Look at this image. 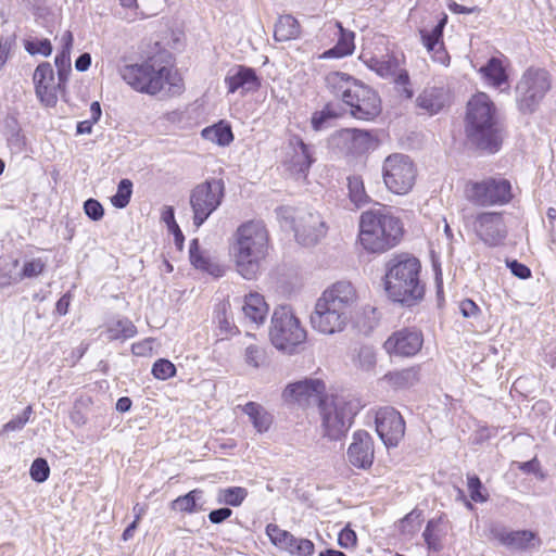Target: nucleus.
Segmentation results:
<instances>
[{"label":"nucleus","mask_w":556,"mask_h":556,"mask_svg":"<svg viewBox=\"0 0 556 556\" xmlns=\"http://www.w3.org/2000/svg\"><path fill=\"white\" fill-rule=\"evenodd\" d=\"M337 115L327 106L319 112H315L312 116V127L319 131L326 127V124Z\"/></svg>","instance_id":"53"},{"label":"nucleus","mask_w":556,"mask_h":556,"mask_svg":"<svg viewBox=\"0 0 556 556\" xmlns=\"http://www.w3.org/2000/svg\"><path fill=\"white\" fill-rule=\"evenodd\" d=\"M356 533L350 528H344L339 533L338 544L343 548H349L356 544Z\"/></svg>","instance_id":"58"},{"label":"nucleus","mask_w":556,"mask_h":556,"mask_svg":"<svg viewBox=\"0 0 556 556\" xmlns=\"http://www.w3.org/2000/svg\"><path fill=\"white\" fill-rule=\"evenodd\" d=\"M420 525V513L410 511L401 520V529L404 533H414Z\"/></svg>","instance_id":"55"},{"label":"nucleus","mask_w":556,"mask_h":556,"mask_svg":"<svg viewBox=\"0 0 556 556\" xmlns=\"http://www.w3.org/2000/svg\"><path fill=\"white\" fill-rule=\"evenodd\" d=\"M269 337L278 350L292 352L294 346L304 342L306 331L290 307L280 306L274 311Z\"/></svg>","instance_id":"9"},{"label":"nucleus","mask_w":556,"mask_h":556,"mask_svg":"<svg viewBox=\"0 0 556 556\" xmlns=\"http://www.w3.org/2000/svg\"><path fill=\"white\" fill-rule=\"evenodd\" d=\"M25 50L31 54L49 56L52 53V45L49 39L29 38L24 41Z\"/></svg>","instance_id":"42"},{"label":"nucleus","mask_w":556,"mask_h":556,"mask_svg":"<svg viewBox=\"0 0 556 556\" xmlns=\"http://www.w3.org/2000/svg\"><path fill=\"white\" fill-rule=\"evenodd\" d=\"M464 192L469 202L482 207L504 205L513 198L510 181L502 177L468 181Z\"/></svg>","instance_id":"10"},{"label":"nucleus","mask_w":556,"mask_h":556,"mask_svg":"<svg viewBox=\"0 0 556 556\" xmlns=\"http://www.w3.org/2000/svg\"><path fill=\"white\" fill-rule=\"evenodd\" d=\"M424 343L422 333L416 329L404 328L393 332L383 348L390 355L409 357L417 354Z\"/></svg>","instance_id":"16"},{"label":"nucleus","mask_w":556,"mask_h":556,"mask_svg":"<svg viewBox=\"0 0 556 556\" xmlns=\"http://www.w3.org/2000/svg\"><path fill=\"white\" fill-rule=\"evenodd\" d=\"M56 68L71 70V52L60 51L54 60Z\"/></svg>","instance_id":"64"},{"label":"nucleus","mask_w":556,"mask_h":556,"mask_svg":"<svg viewBox=\"0 0 556 556\" xmlns=\"http://www.w3.org/2000/svg\"><path fill=\"white\" fill-rule=\"evenodd\" d=\"M242 410L249 416L254 429L260 432H267L273 424L274 417L261 404L255 402L247 403Z\"/></svg>","instance_id":"32"},{"label":"nucleus","mask_w":556,"mask_h":556,"mask_svg":"<svg viewBox=\"0 0 556 556\" xmlns=\"http://www.w3.org/2000/svg\"><path fill=\"white\" fill-rule=\"evenodd\" d=\"M506 265L511 274L520 279H527L531 276L530 268L517 260H507Z\"/></svg>","instance_id":"57"},{"label":"nucleus","mask_w":556,"mask_h":556,"mask_svg":"<svg viewBox=\"0 0 556 556\" xmlns=\"http://www.w3.org/2000/svg\"><path fill=\"white\" fill-rule=\"evenodd\" d=\"M232 515V510L228 507H222L218 509H214L208 514V520L212 523H222L226 519H228Z\"/></svg>","instance_id":"61"},{"label":"nucleus","mask_w":556,"mask_h":556,"mask_svg":"<svg viewBox=\"0 0 556 556\" xmlns=\"http://www.w3.org/2000/svg\"><path fill=\"white\" fill-rule=\"evenodd\" d=\"M242 311L245 318L258 327L266 319L268 305L266 304L263 295L258 293H250L244 298Z\"/></svg>","instance_id":"27"},{"label":"nucleus","mask_w":556,"mask_h":556,"mask_svg":"<svg viewBox=\"0 0 556 556\" xmlns=\"http://www.w3.org/2000/svg\"><path fill=\"white\" fill-rule=\"evenodd\" d=\"M460 313L464 317H476L480 311L479 306L470 299H465L459 304Z\"/></svg>","instance_id":"60"},{"label":"nucleus","mask_w":556,"mask_h":556,"mask_svg":"<svg viewBox=\"0 0 556 556\" xmlns=\"http://www.w3.org/2000/svg\"><path fill=\"white\" fill-rule=\"evenodd\" d=\"M440 519H431L428 521L427 527L422 533L424 540L429 549L440 552L443 547L441 538L434 533V529L438 526Z\"/></svg>","instance_id":"45"},{"label":"nucleus","mask_w":556,"mask_h":556,"mask_svg":"<svg viewBox=\"0 0 556 556\" xmlns=\"http://www.w3.org/2000/svg\"><path fill=\"white\" fill-rule=\"evenodd\" d=\"M11 121L14 124V132H12L8 138V144L12 150L18 153L22 152L24 147L23 136L21 135V129L16 118H12Z\"/></svg>","instance_id":"56"},{"label":"nucleus","mask_w":556,"mask_h":556,"mask_svg":"<svg viewBox=\"0 0 556 556\" xmlns=\"http://www.w3.org/2000/svg\"><path fill=\"white\" fill-rule=\"evenodd\" d=\"M494 536L502 544L515 549H526L532 545V541L534 540V533L528 530H496Z\"/></svg>","instance_id":"30"},{"label":"nucleus","mask_w":556,"mask_h":556,"mask_svg":"<svg viewBox=\"0 0 556 556\" xmlns=\"http://www.w3.org/2000/svg\"><path fill=\"white\" fill-rule=\"evenodd\" d=\"M326 386L320 379H304L289 383L282 392L285 403L305 406L324 399Z\"/></svg>","instance_id":"15"},{"label":"nucleus","mask_w":556,"mask_h":556,"mask_svg":"<svg viewBox=\"0 0 556 556\" xmlns=\"http://www.w3.org/2000/svg\"><path fill=\"white\" fill-rule=\"evenodd\" d=\"M244 359L248 365L253 366L254 368H258L267 363L265 350L255 344L247 346Z\"/></svg>","instance_id":"44"},{"label":"nucleus","mask_w":556,"mask_h":556,"mask_svg":"<svg viewBox=\"0 0 556 556\" xmlns=\"http://www.w3.org/2000/svg\"><path fill=\"white\" fill-rule=\"evenodd\" d=\"M14 43V37H7L0 39V70H2V67L4 66Z\"/></svg>","instance_id":"59"},{"label":"nucleus","mask_w":556,"mask_h":556,"mask_svg":"<svg viewBox=\"0 0 556 556\" xmlns=\"http://www.w3.org/2000/svg\"><path fill=\"white\" fill-rule=\"evenodd\" d=\"M293 231L300 244L309 247L326 236L327 227L318 213L304 211L298 215Z\"/></svg>","instance_id":"17"},{"label":"nucleus","mask_w":556,"mask_h":556,"mask_svg":"<svg viewBox=\"0 0 556 556\" xmlns=\"http://www.w3.org/2000/svg\"><path fill=\"white\" fill-rule=\"evenodd\" d=\"M137 333L135 325L127 318L110 324L105 330L108 340H127Z\"/></svg>","instance_id":"36"},{"label":"nucleus","mask_w":556,"mask_h":556,"mask_svg":"<svg viewBox=\"0 0 556 556\" xmlns=\"http://www.w3.org/2000/svg\"><path fill=\"white\" fill-rule=\"evenodd\" d=\"M417 106L430 115L439 113L450 102V93L443 87H427L418 96Z\"/></svg>","instance_id":"26"},{"label":"nucleus","mask_w":556,"mask_h":556,"mask_svg":"<svg viewBox=\"0 0 556 556\" xmlns=\"http://www.w3.org/2000/svg\"><path fill=\"white\" fill-rule=\"evenodd\" d=\"M31 413V406H27L21 415L14 417L9 422H7L3 427V430L9 432L23 429L24 426L28 422Z\"/></svg>","instance_id":"52"},{"label":"nucleus","mask_w":556,"mask_h":556,"mask_svg":"<svg viewBox=\"0 0 556 556\" xmlns=\"http://www.w3.org/2000/svg\"><path fill=\"white\" fill-rule=\"evenodd\" d=\"M296 548V556H311L314 553L315 546L314 543L308 539H298Z\"/></svg>","instance_id":"62"},{"label":"nucleus","mask_w":556,"mask_h":556,"mask_svg":"<svg viewBox=\"0 0 556 556\" xmlns=\"http://www.w3.org/2000/svg\"><path fill=\"white\" fill-rule=\"evenodd\" d=\"M29 473L34 481L39 483L45 482L50 475L48 462L41 457L36 458L30 466Z\"/></svg>","instance_id":"49"},{"label":"nucleus","mask_w":556,"mask_h":556,"mask_svg":"<svg viewBox=\"0 0 556 556\" xmlns=\"http://www.w3.org/2000/svg\"><path fill=\"white\" fill-rule=\"evenodd\" d=\"M266 534L269 538L270 542L278 547L279 549H282L287 547V545H290L292 541V533H290L287 530H283L279 528L275 523H268L266 526Z\"/></svg>","instance_id":"38"},{"label":"nucleus","mask_w":556,"mask_h":556,"mask_svg":"<svg viewBox=\"0 0 556 556\" xmlns=\"http://www.w3.org/2000/svg\"><path fill=\"white\" fill-rule=\"evenodd\" d=\"M300 34L299 22L291 15H282L275 24L274 37L277 41H289Z\"/></svg>","instance_id":"34"},{"label":"nucleus","mask_w":556,"mask_h":556,"mask_svg":"<svg viewBox=\"0 0 556 556\" xmlns=\"http://www.w3.org/2000/svg\"><path fill=\"white\" fill-rule=\"evenodd\" d=\"M37 98L46 106H54L58 101V84L54 81V71L49 62L40 63L33 75Z\"/></svg>","instance_id":"19"},{"label":"nucleus","mask_w":556,"mask_h":556,"mask_svg":"<svg viewBox=\"0 0 556 556\" xmlns=\"http://www.w3.org/2000/svg\"><path fill=\"white\" fill-rule=\"evenodd\" d=\"M202 137L222 147L228 146L233 140L231 127L223 122L204 128Z\"/></svg>","instance_id":"35"},{"label":"nucleus","mask_w":556,"mask_h":556,"mask_svg":"<svg viewBox=\"0 0 556 556\" xmlns=\"http://www.w3.org/2000/svg\"><path fill=\"white\" fill-rule=\"evenodd\" d=\"M402 236L401 220L384 205L362 213L358 238L368 252H384L395 247Z\"/></svg>","instance_id":"5"},{"label":"nucleus","mask_w":556,"mask_h":556,"mask_svg":"<svg viewBox=\"0 0 556 556\" xmlns=\"http://www.w3.org/2000/svg\"><path fill=\"white\" fill-rule=\"evenodd\" d=\"M152 375L156 379L166 380L176 375V367L168 359L160 358L153 364Z\"/></svg>","instance_id":"47"},{"label":"nucleus","mask_w":556,"mask_h":556,"mask_svg":"<svg viewBox=\"0 0 556 556\" xmlns=\"http://www.w3.org/2000/svg\"><path fill=\"white\" fill-rule=\"evenodd\" d=\"M468 491L470 498L476 503H484L488 501L489 494L484 490L481 480L478 476H468L467 478Z\"/></svg>","instance_id":"46"},{"label":"nucleus","mask_w":556,"mask_h":556,"mask_svg":"<svg viewBox=\"0 0 556 556\" xmlns=\"http://www.w3.org/2000/svg\"><path fill=\"white\" fill-rule=\"evenodd\" d=\"M376 431L387 447L399 444L405 433V421L393 407H382L377 410Z\"/></svg>","instance_id":"14"},{"label":"nucleus","mask_w":556,"mask_h":556,"mask_svg":"<svg viewBox=\"0 0 556 556\" xmlns=\"http://www.w3.org/2000/svg\"><path fill=\"white\" fill-rule=\"evenodd\" d=\"M225 197L222 179H211L197 185L190 193L193 225L199 228L219 207Z\"/></svg>","instance_id":"11"},{"label":"nucleus","mask_w":556,"mask_h":556,"mask_svg":"<svg viewBox=\"0 0 556 556\" xmlns=\"http://www.w3.org/2000/svg\"><path fill=\"white\" fill-rule=\"evenodd\" d=\"M332 141L346 153L361 154L371 148L372 136L366 130L344 128L332 136Z\"/></svg>","instance_id":"21"},{"label":"nucleus","mask_w":556,"mask_h":556,"mask_svg":"<svg viewBox=\"0 0 556 556\" xmlns=\"http://www.w3.org/2000/svg\"><path fill=\"white\" fill-rule=\"evenodd\" d=\"M248 496V491L241 486H230L219 491L218 501L227 505L237 507L242 504Z\"/></svg>","instance_id":"40"},{"label":"nucleus","mask_w":556,"mask_h":556,"mask_svg":"<svg viewBox=\"0 0 556 556\" xmlns=\"http://www.w3.org/2000/svg\"><path fill=\"white\" fill-rule=\"evenodd\" d=\"M334 27L338 29L339 39L334 47L325 51L321 58H343L350 55L354 51V33L342 27L341 23L336 22Z\"/></svg>","instance_id":"28"},{"label":"nucleus","mask_w":556,"mask_h":556,"mask_svg":"<svg viewBox=\"0 0 556 556\" xmlns=\"http://www.w3.org/2000/svg\"><path fill=\"white\" fill-rule=\"evenodd\" d=\"M46 268V263L41 258H33L25 262L20 278H34L39 276Z\"/></svg>","instance_id":"51"},{"label":"nucleus","mask_w":556,"mask_h":556,"mask_svg":"<svg viewBox=\"0 0 556 556\" xmlns=\"http://www.w3.org/2000/svg\"><path fill=\"white\" fill-rule=\"evenodd\" d=\"M85 214L92 220L98 222L104 215L102 204L96 199H88L84 203Z\"/></svg>","instance_id":"54"},{"label":"nucleus","mask_w":556,"mask_h":556,"mask_svg":"<svg viewBox=\"0 0 556 556\" xmlns=\"http://www.w3.org/2000/svg\"><path fill=\"white\" fill-rule=\"evenodd\" d=\"M131 194L132 182L124 178L119 181L116 193L111 198V203L116 208H124L128 205Z\"/></svg>","instance_id":"39"},{"label":"nucleus","mask_w":556,"mask_h":556,"mask_svg":"<svg viewBox=\"0 0 556 556\" xmlns=\"http://www.w3.org/2000/svg\"><path fill=\"white\" fill-rule=\"evenodd\" d=\"M384 379L394 388H408L418 381V371L415 368H406L389 372Z\"/></svg>","instance_id":"37"},{"label":"nucleus","mask_w":556,"mask_h":556,"mask_svg":"<svg viewBox=\"0 0 556 556\" xmlns=\"http://www.w3.org/2000/svg\"><path fill=\"white\" fill-rule=\"evenodd\" d=\"M344 103L351 108V114L358 119H372L381 110L377 92L358 80Z\"/></svg>","instance_id":"13"},{"label":"nucleus","mask_w":556,"mask_h":556,"mask_svg":"<svg viewBox=\"0 0 556 556\" xmlns=\"http://www.w3.org/2000/svg\"><path fill=\"white\" fill-rule=\"evenodd\" d=\"M447 8L451 12H453L455 14H470V13L480 12V9L478 7L468 8V7L458 4L455 1H450L447 4Z\"/></svg>","instance_id":"63"},{"label":"nucleus","mask_w":556,"mask_h":556,"mask_svg":"<svg viewBox=\"0 0 556 556\" xmlns=\"http://www.w3.org/2000/svg\"><path fill=\"white\" fill-rule=\"evenodd\" d=\"M235 237L232 251L237 270L244 279H254L268 253V231L263 222L250 220L238 227Z\"/></svg>","instance_id":"4"},{"label":"nucleus","mask_w":556,"mask_h":556,"mask_svg":"<svg viewBox=\"0 0 556 556\" xmlns=\"http://www.w3.org/2000/svg\"><path fill=\"white\" fill-rule=\"evenodd\" d=\"M349 462L358 468H368L374 462V444L368 432L358 430L348 450Z\"/></svg>","instance_id":"22"},{"label":"nucleus","mask_w":556,"mask_h":556,"mask_svg":"<svg viewBox=\"0 0 556 556\" xmlns=\"http://www.w3.org/2000/svg\"><path fill=\"white\" fill-rule=\"evenodd\" d=\"M479 72L488 80V83L495 88H500L503 84H506L508 76L502 64V61L497 58H491L485 65H483Z\"/></svg>","instance_id":"33"},{"label":"nucleus","mask_w":556,"mask_h":556,"mask_svg":"<svg viewBox=\"0 0 556 556\" xmlns=\"http://www.w3.org/2000/svg\"><path fill=\"white\" fill-rule=\"evenodd\" d=\"M275 212L281 227L293 230V227L298 224V215L304 212V210H296L291 206H280L276 208Z\"/></svg>","instance_id":"43"},{"label":"nucleus","mask_w":556,"mask_h":556,"mask_svg":"<svg viewBox=\"0 0 556 556\" xmlns=\"http://www.w3.org/2000/svg\"><path fill=\"white\" fill-rule=\"evenodd\" d=\"M225 84L229 93L240 91L245 94L256 91L261 86V80L252 67L236 65L227 72Z\"/></svg>","instance_id":"20"},{"label":"nucleus","mask_w":556,"mask_h":556,"mask_svg":"<svg viewBox=\"0 0 556 556\" xmlns=\"http://www.w3.org/2000/svg\"><path fill=\"white\" fill-rule=\"evenodd\" d=\"M473 228L479 238L489 245L500 244L506 237L502 214L485 212L477 215Z\"/></svg>","instance_id":"18"},{"label":"nucleus","mask_w":556,"mask_h":556,"mask_svg":"<svg viewBox=\"0 0 556 556\" xmlns=\"http://www.w3.org/2000/svg\"><path fill=\"white\" fill-rule=\"evenodd\" d=\"M552 88V77L544 68L530 67L515 87V100L520 113L533 114Z\"/></svg>","instance_id":"8"},{"label":"nucleus","mask_w":556,"mask_h":556,"mask_svg":"<svg viewBox=\"0 0 556 556\" xmlns=\"http://www.w3.org/2000/svg\"><path fill=\"white\" fill-rule=\"evenodd\" d=\"M189 260L191 265L214 278H220L225 275V267L219 264L217 258L206 249L200 247L199 239H193L189 245Z\"/></svg>","instance_id":"23"},{"label":"nucleus","mask_w":556,"mask_h":556,"mask_svg":"<svg viewBox=\"0 0 556 556\" xmlns=\"http://www.w3.org/2000/svg\"><path fill=\"white\" fill-rule=\"evenodd\" d=\"M121 76L132 89L148 94H156L168 86V92L179 94L184 90L181 77L172 67L155 58L140 64L125 65Z\"/></svg>","instance_id":"6"},{"label":"nucleus","mask_w":556,"mask_h":556,"mask_svg":"<svg viewBox=\"0 0 556 556\" xmlns=\"http://www.w3.org/2000/svg\"><path fill=\"white\" fill-rule=\"evenodd\" d=\"M446 18V16L441 18L431 29L421 28L419 30L421 41L428 52L432 54L433 61L442 65H447L450 63V55L444 49L442 41Z\"/></svg>","instance_id":"24"},{"label":"nucleus","mask_w":556,"mask_h":556,"mask_svg":"<svg viewBox=\"0 0 556 556\" xmlns=\"http://www.w3.org/2000/svg\"><path fill=\"white\" fill-rule=\"evenodd\" d=\"M369 67L375 71L382 78H389L395 75L397 66L392 60H378L372 59Z\"/></svg>","instance_id":"48"},{"label":"nucleus","mask_w":556,"mask_h":556,"mask_svg":"<svg viewBox=\"0 0 556 556\" xmlns=\"http://www.w3.org/2000/svg\"><path fill=\"white\" fill-rule=\"evenodd\" d=\"M348 187L350 199L357 207L368 202L369 198L365 192L363 180L359 177H350Z\"/></svg>","instance_id":"41"},{"label":"nucleus","mask_w":556,"mask_h":556,"mask_svg":"<svg viewBox=\"0 0 556 556\" xmlns=\"http://www.w3.org/2000/svg\"><path fill=\"white\" fill-rule=\"evenodd\" d=\"M384 285L391 300L406 306L417 304L425 295V283L420 279L421 264L409 254H397L386 265Z\"/></svg>","instance_id":"2"},{"label":"nucleus","mask_w":556,"mask_h":556,"mask_svg":"<svg viewBox=\"0 0 556 556\" xmlns=\"http://www.w3.org/2000/svg\"><path fill=\"white\" fill-rule=\"evenodd\" d=\"M386 187L395 194H406L415 184L416 168L408 155L394 153L389 155L382 166Z\"/></svg>","instance_id":"12"},{"label":"nucleus","mask_w":556,"mask_h":556,"mask_svg":"<svg viewBox=\"0 0 556 556\" xmlns=\"http://www.w3.org/2000/svg\"><path fill=\"white\" fill-rule=\"evenodd\" d=\"M355 365L363 370H370L376 365V354L372 348L362 346L355 358Z\"/></svg>","instance_id":"50"},{"label":"nucleus","mask_w":556,"mask_h":556,"mask_svg":"<svg viewBox=\"0 0 556 556\" xmlns=\"http://www.w3.org/2000/svg\"><path fill=\"white\" fill-rule=\"evenodd\" d=\"M356 83V79L345 73L331 72L326 76L327 88L336 97H340L343 102L351 96L352 88Z\"/></svg>","instance_id":"29"},{"label":"nucleus","mask_w":556,"mask_h":556,"mask_svg":"<svg viewBox=\"0 0 556 556\" xmlns=\"http://www.w3.org/2000/svg\"><path fill=\"white\" fill-rule=\"evenodd\" d=\"M359 409L361 403L355 399L339 394L325 395L319 404L324 435L339 440L349 430Z\"/></svg>","instance_id":"7"},{"label":"nucleus","mask_w":556,"mask_h":556,"mask_svg":"<svg viewBox=\"0 0 556 556\" xmlns=\"http://www.w3.org/2000/svg\"><path fill=\"white\" fill-rule=\"evenodd\" d=\"M289 148L291 149L290 169L306 177L315 162L313 146L306 144L299 136H292L289 139Z\"/></svg>","instance_id":"25"},{"label":"nucleus","mask_w":556,"mask_h":556,"mask_svg":"<svg viewBox=\"0 0 556 556\" xmlns=\"http://www.w3.org/2000/svg\"><path fill=\"white\" fill-rule=\"evenodd\" d=\"M203 494L200 489H194L185 495L170 502V509L179 513L194 514L204 510Z\"/></svg>","instance_id":"31"},{"label":"nucleus","mask_w":556,"mask_h":556,"mask_svg":"<svg viewBox=\"0 0 556 556\" xmlns=\"http://www.w3.org/2000/svg\"><path fill=\"white\" fill-rule=\"evenodd\" d=\"M357 292L350 281L340 280L323 291L309 316L312 328L324 336L343 332L357 304Z\"/></svg>","instance_id":"1"},{"label":"nucleus","mask_w":556,"mask_h":556,"mask_svg":"<svg viewBox=\"0 0 556 556\" xmlns=\"http://www.w3.org/2000/svg\"><path fill=\"white\" fill-rule=\"evenodd\" d=\"M466 134L478 149L495 153L502 138L497 109L484 92L473 94L467 103Z\"/></svg>","instance_id":"3"}]
</instances>
